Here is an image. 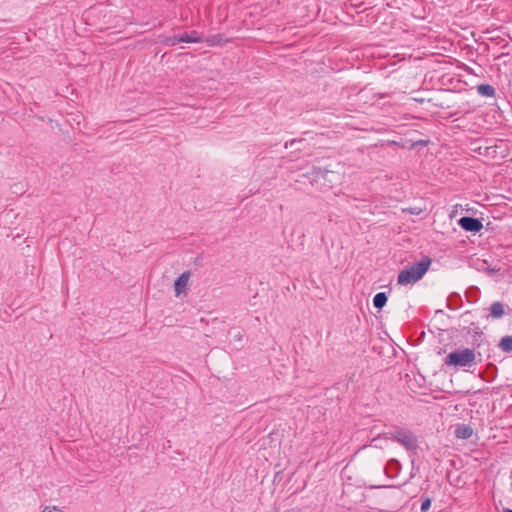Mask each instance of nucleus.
Masks as SVG:
<instances>
[{
  "mask_svg": "<svg viewBox=\"0 0 512 512\" xmlns=\"http://www.w3.org/2000/svg\"><path fill=\"white\" fill-rule=\"evenodd\" d=\"M430 507H431V499L427 498L421 504V508H420L421 512H427Z\"/></svg>",
  "mask_w": 512,
  "mask_h": 512,
  "instance_id": "nucleus-12",
  "label": "nucleus"
},
{
  "mask_svg": "<svg viewBox=\"0 0 512 512\" xmlns=\"http://www.w3.org/2000/svg\"><path fill=\"white\" fill-rule=\"evenodd\" d=\"M431 260L427 257L418 263L407 266L398 274L397 282L400 285H411L419 281L428 271Z\"/></svg>",
  "mask_w": 512,
  "mask_h": 512,
  "instance_id": "nucleus-1",
  "label": "nucleus"
},
{
  "mask_svg": "<svg viewBox=\"0 0 512 512\" xmlns=\"http://www.w3.org/2000/svg\"><path fill=\"white\" fill-rule=\"evenodd\" d=\"M490 317L499 319L505 314V307L501 302H494L490 306Z\"/></svg>",
  "mask_w": 512,
  "mask_h": 512,
  "instance_id": "nucleus-8",
  "label": "nucleus"
},
{
  "mask_svg": "<svg viewBox=\"0 0 512 512\" xmlns=\"http://www.w3.org/2000/svg\"><path fill=\"white\" fill-rule=\"evenodd\" d=\"M477 92L484 97H493L495 95V89L489 84H480L477 86Z\"/></svg>",
  "mask_w": 512,
  "mask_h": 512,
  "instance_id": "nucleus-9",
  "label": "nucleus"
},
{
  "mask_svg": "<svg viewBox=\"0 0 512 512\" xmlns=\"http://www.w3.org/2000/svg\"><path fill=\"white\" fill-rule=\"evenodd\" d=\"M191 277L189 271L183 272L174 282L175 295L178 297L187 293L188 282Z\"/></svg>",
  "mask_w": 512,
  "mask_h": 512,
  "instance_id": "nucleus-5",
  "label": "nucleus"
},
{
  "mask_svg": "<svg viewBox=\"0 0 512 512\" xmlns=\"http://www.w3.org/2000/svg\"><path fill=\"white\" fill-rule=\"evenodd\" d=\"M236 338L241 339V338H242V335H236Z\"/></svg>",
  "mask_w": 512,
  "mask_h": 512,
  "instance_id": "nucleus-14",
  "label": "nucleus"
},
{
  "mask_svg": "<svg viewBox=\"0 0 512 512\" xmlns=\"http://www.w3.org/2000/svg\"><path fill=\"white\" fill-rule=\"evenodd\" d=\"M180 42L200 43L202 42V37L196 31H192L190 33H184L180 36H174L168 39V43L171 45H175Z\"/></svg>",
  "mask_w": 512,
  "mask_h": 512,
  "instance_id": "nucleus-4",
  "label": "nucleus"
},
{
  "mask_svg": "<svg viewBox=\"0 0 512 512\" xmlns=\"http://www.w3.org/2000/svg\"><path fill=\"white\" fill-rule=\"evenodd\" d=\"M445 363L455 367H471L476 364V353L469 348L458 349L447 355Z\"/></svg>",
  "mask_w": 512,
  "mask_h": 512,
  "instance_id": "nucleus-2",
  "label": "nucleus"
},
{
  "mask_svg": "<svg viewBox=\"0 0 512 512\" xmlns=\"http://www.w3.org/2000/svg\"><path fill=\"white\" fill-rule=\"evenodd\" d=\"M472 434H473V429L470 426L465 425V424H459L456 426L455 436L458 439H468L472 436Z\"/></svg>",
  "mask_w": 512,
  "mask_h": 512,
  "instance_id": "nucleus-7",
  "label": "nucleus"
},
{
  "mask_svg": "<svg viewBox=\"0 0 512 512\" xmlns=\"http://www.w3.org/2000/svg\"><path fill=\"white\" fill-rule=\"evenodd\" d=\"M499 348L504 352L512 351V336H504L499 342Z\"/></svg>",
  "mask_w": 512,
  "mask_h": 512,
  "instance_id": "nucleus-10",
  "label": "nucleus"
},
{
  "mask_svg": "<svg viewBox=\"0 0 512 512\" xmlns=\"http://www.w3.org/2000/svg\"><path fill=\"white\" fill-rule=\"evenodd\" d=\"M392 439L403 445L408 450H413L417 447L416 438L408 431H396L392 434Z\"/></svg>",
  "mask_w": 512,
  "mask_h": 512,
  "instance_id": "nucleus-3",
  "label": "nucleus"
},
{
  "mask_svg": "<svg viewBox=\"0 0 512 512\" xmlns=\"http://www.w3.org/2000/svg\"><path fill=\"white\" fill-rule=\"evenodd\" d=\"M387 302V296L384 292L377 293L373 298V304L376 308L381 309Z\"/></svg>",
  "mask_w": 512,
  "mask_h": 512,
  "instance_id": "nucleus-11",
  "label": "nucleus"
},
{
  "mask_svg": "<svg viewBox=\"0 0 512 512\" xmlns=\"http://www.w3.org/2000/svg\"><path fill=\"white\" fill-rule=\"evenodd\" d=\"M236 338L241 339V338H242V335H236Z\"/></svg>",
  "mask_w": 512,
  "mask_h": 512,
  "instance_id": "nucleus-13",
  "label": "nucleus"
},
{
  "mask_svg": "<svg viewBox=\"0 0 512 512\" xmlns=\"http://www.w3.org/2000/svg\"><path fill=\"white\" fill-rule=\"evenodd\" d=\"M459 225L466 231L478 232L482 229L483 225L480 220L473 217H462L459 220Z\"/></svg>",
  "mask_w": 512,
  "mask_h": 512,
  "instance_id": "nucleus-6",
  "label": "nucleus"
},
{
  "mask_svg": "<svg viewBox=\"0 0 512 512\" xmlns=\"http://www.w3.org/2000/svg\"><path fill=\"white\" fill-rule=\"evenodd\" d=\"M505 512H512V510H506Z\"/></svg>",
  "mask_w": 512,
  "mask_h": 512,
  "instance_id": "nucleus-15",
  "label": "nucleus"
}]
</instances>
